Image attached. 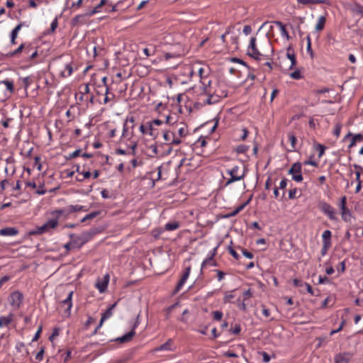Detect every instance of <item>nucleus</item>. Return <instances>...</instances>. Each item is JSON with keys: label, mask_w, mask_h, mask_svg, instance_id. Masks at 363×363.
Masks as SVG:
<instances>
[{"label": "nucleus", "mask_w": 363, "mask_h": 363, "mask_svg": "<svg viewBox=\"0 0 363 363\" xmlns=\"http://www.w3.org/2000/svg\"><path fill=\"white\" fill-rule=\"evenodd\" d=\"M246 170L247 169L245 166L242 167L234 166L231 169H228L227 173L230 175V178L226 182L225 186H228L233 182L243 179L246 174Z\"/></svg>", "instance_id": "f257e3e1"}, {"label": "nucleus", "mask_w": 363, "mask_h": 363, "mask_svg": "<svg viewBox=\"0 0 363 363\" xmlns=\"http://www.w3.org/2000/svg\"><path fill=\"white\" fill-rule=\"evenodd\" d=\"M58 225V221L57 219H50L45 223H44L42 226L38 227L35 230H33L30 233L31 235H39L43 234L50 229L55 228Z\"/></svg>", "instance_id": "f03ea898"}, {"label": "nucleus", "mask_w": 363, "mask_h": 363, "mask_svg": "<svg viewBox=\"0 0 363 363\" xmlns=\"http://www.w3.org/2000/svg\"><path fill=\"white\" fill-rule=\"evenodd\" d=\"M318 208L323 213L327 215L330 220H335L337 219L335 209L329 203L325 201H320L318 203Z\"/></svg>", "instance_id": "7ed1b4c3"}, {"label": "nucleus", "mask_w": 363, "mask_h": 363, "mask_svg": "<svg viewBox=\"0 0 363 363\" xmlns=\"http://www.w3.org/2000/svg\"><path fill=\"white\" fill-rule=\"evenodd\" d=\"M247 54L257 60H259L260 59V56H262V54L256 47V38L254 37L250 39Z\"/></svg>", "instance_id": "20e7f679"}, {"label": "nucleus", "mask_w": 363, "mask_h": 363, "mask_svg": "<svg viewBox=\"0 0 363 363\" xmlns=\"http://www.w3.org/2000/svg\"><path fill=\"white\" fill-rule=\"evenodd\" d=\"M138 318H139V315H138L137 320L135 323V324L133 325L132 330L129 333L125 334L122 337L116 338L115 340L117 342H119L120 343H125V342H130L133 339L134 335H135V329L138 325Z\"/></svg>", "instance_id": "39448f33"}, {"label": "nucleus", "mask_w": 363, "mask_h": 363, "mask_svg": "<svg viewBox=\"0 0 363 363\" xmlns=\"http://www.w3.org/2000/svg\"><path fill=\"white\" fill-rule=\"evenodd\" d=\"M23 301V294L16 291L11 294L10 304L15 308H20Z\"/></svg>", "instance_id": "423d86ee"}, {"label": "nucleus", "mask_w": 363, "mask_h": 363, "mask_svg": "<svg viewBox=\"0 0 363 363\" xmlns=\"http://www.w3.org/2000/svg\"><path fill=\"white\" fill-rule=\"evenodd\" d=\"M69 237L73 240L74 246H76L77 248H80L85 243L89 242L87 238H86L85 235L82 233L81 235H75L74 234H70Z\"/></svg>", "instance_id": "0eeeda50"}, {"label": "nucleus", "mask_w": 363, "mask_h": 363, "mask_svg": "<svg viewBox=\"0 0 363 363\" xmlns=\"http://www.w3.org/2000/svg\"><path fill=\"white\" fill-rule=\"evenodd\" d=\"M134 122H135L134 117L132 116L130 118H127V119L125 120V121L123 124L122 137L125 138L127 136V133H128V130H129V128L133 129Z\"/></svg>", "instance_id": "6e6552de"}, {"label": "nucleus", "mask_w": 363, "mask_h": 363, "mask_svg": "<svg viewBox=\"0 0 363 363\" xmlns=\"http://www.w3.org/2000/svg\"><path fill=\"white\" fill-rule=\"evenodd\" d=\"M179 50L176 52H168L164 53V59L169 60L170 58L181 57L184 55V50L180 45H178Z\"/></svg>", "instance_id": "1a4fd4ad"}, {"label": "nucleus", "mask_w": 363, "mask_h": 363, "mask_svg": "<svg viewBox=\"0 0 363 363\" xmlns=\"http://www.w3.org/2000/svg\"><path fill=\"white\" fill-rule=\"evenodd\" d=\"M50 214L53 217L52 219H57V220L58 221V218L61 216L67 217L69 215V212L68 207L67 206L62 209L53 211L50 213Z\"/></svg>", "instance_id": "9d476101"}, {"label": "nucleus", "mask_w": 363, "mask_h": 363, "mask_svg": "<svg viewBox=\"0 0 363 363\" xmlns=\"http://www.w3.org/2000/svg\"><path fill=\"white\" fill-rule=\"evenodd\" d=\"M286 56L291 61V65L289 66V69H292L296 65V55L294 53V51L291 46H289L287 48Z\"/></svg>", "instance_id": "9b49d317"}, {"label": "nucleus", "mask_w": 363, "mask_h": 363, "mask_svg": "<svg viewBox=\"0 0 363 363\" xmlns=\"http://www.w3.org/2000/svg\"><path fill=\"white\" fill-rule=\"evenodd\" d=\"M76 172L79 174H82V176L80 177V176H78L76 177V180L78 181V182H83L85 179H89L90 178L91 174V172L87 170V171H85V170H83V171H80V167L79 165H77V169H76Z\"/></svg>", "instance_id": "f8f14e48"}, {"label": "nucleus", "mask_w": 363, "mask_h": 363, "mask_svg": "<svg viewBox=\"0 0 363 363\" xmlns=\"http://www.w3.org/2000/svg\"><path fill=\"white\" fill-rule=\"evenodd\" d=\"M335 363H350V358L347 353H338L335 356Z\"/></svg>", "instance_id": "ddd939ff"}, {"label": "nucleus", "mask_w": 363, "mask_h": 363, "mask_svg": "<svg viewBox=\"0 0 363 363\" xmlns=\"http://www.w3.org/2000/svg\"><path fill=\"white\" fill-rule=\"evenodd\" d=\"M87 16H88L86 15V13L76 16L72 20V26H77L79 25L84 24L86 23V17H87Z\"/></svg>", "instance_id": "4468645a"}, {"label": "nucleus", "mask_w": 363, "mask_h": 363, "mask_svg": "<svg viewBox=\"0 0 363 363\" xmlns=\"http://www.w3.org/2000/svg\"><path fill=\"white\" fill-rule=\"evenodd\" d=\"M117 303H114L112 304L106 310V311L102 314L101 320H100V325H103V323L106 319L109 318L112 314H113V309L116 306Z\"/></svg>", "instance_id": "2eb2a0df"}, {"label": "nucleus", "mask_w": 363, "mask_h": 363, "mask_svg": "<svg viewBox=\"0 0 363 363\" xmlns=\"http://www.w3.org/2000/svg\"><path fill=\"white\" fill-rule=\"evenodd\" d=\"M202 85V91L203 94H209L212 92L211 88V81L208 78L203 79V80H200Z\"/></svg>", "instance_id": "dca6fc26"}, {"label": "nucleus", "mask_w": 363, "mask_h": 363, "mask_svg": "<svg viewBox=\"0 0 363 363\" xmlns=\"http://www.w3.org/2000/svg\"><path fill=\"white\" fill-rule=\"evenodd\" d=\"M18 233L16 228L9 227L0 230V235L3 236H13Z\"/></svg>", "instance_id": "f3484780"}, {"label": "nucleus", "mask_w": 363, "mask_h": 363, "mask_svg": "<svg viewBox=\"0 0 363 363\" xmlns=\"http://www.w3.org/2000/svg\"><path fill=\"white\" fill-rule=\"evenodd\" d=\"M287 136H288V139L291 143V149H289L288 151H289V152L294 151L296 150V142H297L296 137L293 132H289L287 133Z\"/></svg>", "instance_id": "a211bd4d"}, {"label": "nucleus", "mask_w": 363, "mask_h": 363, "mask_svg": "<svg viewBox=\"0 0 363 363\" xmlns=\"http://www.w3.org/2000/svg\"><path fill=\"white\" fill-rule=\"evenodd\" d=\"M13 315L12 313L9 314L8 316H1L0 328L9 325L13 320Z\"/></svg>", "instance_id": "6ab92c4d"}, {"label": "nucleus", "mask_w": 363, "mask_h": 363, "mask_svg": "<svg viewBox=\"0 0 363 363\" xmlns=\"http://www.w3.org/2000/svg\"><path fill=\"white\" fill-rule=\"evenodd\" d=\"M101 232L100 230H99L96 228H91L88 231L84 232L83 234L85 235L86 238L89 241L92 239V238L96 235V234L99 233Z\"/></svg>", "instance_id": "aec40b11"}, {"label": "nucleus", "mask_w": 363, "mask_h": 363, "mask_svg": "<svg viewBox=\"0 0 363 363\" xmlns=\"http://www.w3.org/2000/svg\"><path fill=\"white\" fill-rule=\"evenodd\" d=\"M301 162H295L293 164L290 169L289 170L288 173L289 174H292V176L296 173H301Z\"/></svg>", "instance_id": "412c9836"}, {"label": "nucleus", "mask_w": 363, "mask_h": 363, "mask_svg": "<svg viewBox=\"0 0 363 363\" xmlns=\"http://www.w3.org/2000/svg\"><path fill=\"white\" fill-rule=\"evenodd\" d=\"M69 214L77 211H86L88 209L85 208V206L81 205H69L67 206Z\"/></svg>", "instance_id": "4be33fe9"}, {"label": "nucleus", "mask_w": 363, "mask_h": 363, "mask_svg": "<svg viewBox=\"0 0 363 363\" xmlns=\"http://www.w3.org/2000/svg\"><path fill=\"white\" fill-rule=\"evenodd\" d=\"M107 2V0H101L100 3L91 11H89L86 13V15L88 16V17L99 12V9L105 5Z\"/></svg>", "instance_id": "5701e85b"}, {"label": "nucleus", "mask_w": 363, "mask_h": 363, "mask_svg": "<svg viewBox=\"0 0 363 363\" xmlns=\"http://www.w3.org/2000/svg\"><path fill=\"white\" fill-rule=\"evenodd\" d=\"M72 294H73V291H70L69 293L68 296L67 297V298L61 302L62 304L67 306V308L66 309V311H69L71 308H72Z\"/></svg>", "instance_id": "b1692460"}, {"label": "nucleus", "mask_w": 363, "mask_h": 363, "mask_svg": "<svg viewBox=\"0 0 363 363\" xmlns=\"http://www.w3.org/2000/svg\"><path fill=\"white\" fill-rule=\"evenodd\" d=\"M179 227V223L177 221H174L172 223H167L164 225V230L167 231H172L177 229Z\"/></svg>", "instance_id": "393cba45"}, {"label": "nucleus", "mask_w": 363, "mask_h": 363, "mask_svg": "<svg viewBox=\"0 0 363 363\" xmlns=\"http://www.w3.org/2000/svg\"><path fill=\"white\" fill-rule=\"evenodd\" d=\"M147 129H148V134L153 138V139H155L158 135L159 132L157 130L153 128L152 123H147Z\"/></svg>", "instance_id": "a878e982"}, {"label": "nucleus", "mask_w": 363, "mask_h": 363, "mask_svg": "<svg viewBox=\"0 0 363 363\" xmlns=\"http://www.w3.org/2000/svg\"><path fill=\"white\" fill-rule=\"evenodd\" d=\"M331 232L329 230H326L323 233V243L328 242L331 245Z\"/></svg>", "instance_id": "bb28decb"}, {"label": "nucleus", "mask_w": 363, "mask_h": 363, "mask_svg": "<svg viewBox=\"0 0 363 363\" xmlns=\"http://www.w3.org/2000/svg\"><path fill=\"white\" fill-rule=\"evenodd\" d=\"M108 280H104L102 281H98L96 284V287L99 289L100 292H104L108 286Z\"/></svg>", "instance_id": "cd10ccee"}, {"label": "nucleus", "mask_w": 363, "mask_h": 363, "mask_svg": "<svg viewBox=\"0 0 363 363\" xmlns=\"http://www.w3.org/2000/svg\"><path fill=\"white\" fill-rule=\"evenodd\" d=\"M325 22L326 18L325 16H321L320 17H319L318 23L316 24L315 26V29L317 30H322L325 27Z\"/></svg>", "instance_id": "c85d7f7f"}, {"label": "nucleus", "mask_w": 363, "mask_h": 363, "mask_svg": "<svg viewBox=\"0 0 363 363\" xmlns=\"http://www.w3.org/2000/svg\"><path fill=\"white\" fill-rule=\"evenodd\" d=\"M24 48V44L22 43L17 49L13 50V52H10L6 54V57H12L16 55H18L23 50Z\"/></svg>", "instance_id": "c756f323"}, {"label": "nucleus", "mask_w": 363, "mask_h": 363, "mask_svg": "<svg viewBox=\"0 0 363 363\" xmlns=\"http://www.w3.org/2000/svg\"><path fill=\"white\" fill-rule=\"evenodd\" d=\"M101 213V211H94V212H91L89 214H87L86 216H85L82 220H81V222L84 223L88 220H91V219H94V218H96L97 216H99V214Z\"/></svg>", "instance_id": "7c9ffc66"}, {"label": "nucleus", "mask_w": 363, "mask_h": 363, "mask_svg": "<svg viewBox=\"0 0 363 363\" xmlns=\"http://www.w3.org/2000/svg\"><path fill=\"white\" fill-rule=\"evenodd\" d=\"M341 214L342 218L345 221L348 222L350 220L352 215L349 209L347 208L345 211H341Z\"/></svg>", "instance_id": "2f4dec72"}, {"label": "nucleus", "mask_w": 363, "mask_h": 363, "mask_svg": "<svg viewBox=\"0 0 363 363\" xmlns=\"http://www.w3.org/2000/svg\"><path fill=\"white\" fill-rule=\"evenodd\" d=\"M172 137H174V133H172L170 131H165L163 134L164 140L170 144V142L172 141Z\"/></svg>", "instance_id": "473e14b6"}, {"label": "nucleus", "mask_w": 363, "mask_h": 363, "mask_svg": "<svg viewBox=\"0 0 363 363\" xmlns=\"http://www.w3.org/2000/svg\"><path fill=\"white\" fill-rule=\"evenodd\" d=\"M65 70L67 71V74H66L65 73V71H62V75L63 77H69L72 74V72H73V69H72V66L70 63H67L66 65H65Z\"/></svg>", "instance_id": "72a5a7b5"}, {"label": "nucleus", "mask_w": 363, "mask_h": 363, "mask_svg": "<svg viewBox=\"0 0 363 363\" xmlns=\"http://www.w3.org/2000/svg\"><path fill=\"white\" fill-rule=\"evenodd\" d=\"M23 23H19L18 24L15 28L13 29V30L11 31V37H16L17 38L18 36V31L21 30V28H22Z\"/></svg>", "instance_id": "f704fd0d"}, {"label": "nucleus", "mask_w": 363, "mask_h": 363, "mask_svg": "<svg viewBox=\"0 0 363 363\" xmlns=\"http://www.w3.org/2000/svg\"><path fill=\"white\" fill-rule=\"evenodd\" d=\"M290 77L294 79H300L303 78V76L301 75V72L298 69H296L294 72H291L290 74Z\"/></svg>", "instance_id": "c9c22d12"}, {"label": "nucleus", "mask_w": 363, "mask_h": 363, "mask_svg": "<svg viewBox=\"0 0 363 363\" xmlns=\"http://www.w3.org/2000/svg\"><path fill=\"white\" fill-rule=\"evenodd\" d=\"M105 97L104 99V104H107L108 102H109L112 99L114 98L115 95L113 94H111L112 97L111 98L108 94H109V92H108V87H106L105 88Z\"/></svg>", "instance_id": "e433bc0d"}, {"label": "nucleus", "mask_w": 363, "mask_h": 363, "mask_svg": "<svg viewBox=\"0 0 363 363\" xmlns=\"http://www.w3.org/2000/svg\"><path fill=\"white\" fill-rule=\"evenodd\" d=\"M248 146L245 145H240L236 147V152L240 153H245L248 150Z\"/></svg>", "instance_id": "4c0bfd02"}, {"label": "nucleus", "mask_w": 363, "mask_h": 363, "mask_svg": "<svg viewBox=\"0 0 363 363\" xmlns=\"http://www.w3.org/2000/svg\"><path fill=\"white\" fill-rule=\"evenodd\" d=\"M172 345V340H168L165 343L162 344L159 348L158 350H169V347Z\"/></svg>", "instance_id": "58836bf2"}, {"label": "nucleus", "mask_w": 363, "mask_h": 363, "mask_svg": "<svg viewBox=\"0 0 363 363\" xmlns=\"http://www.w3.org/2000/svg\"><path fill=\"white\" fill-rule=\"evenodd\" d=\"M341 128H342V124L340 123H337L336 125H335V129H334V131H333V134L337 137L338 138L340 136V131H341Z\"/></svg>", "instance_id": "ea45409f"}, {"label": "nucleus", "mask_w": 363, "mask_h": 363, "mask_svg": "<svg viewBox=\"0 0 363 363\" xmlns=\"http://www.w3.org/2000/svg\"><path fill=\"white\" fill-rule=\"evenodd\" d=\"M315 149L319 152L318 157H320L325 152V147L321 144H317Z\"/></svg>", "instance_id": "a19ab883"}, {"label": "nucleus", "mask_w": 363, "mask_h": 363, "mask_svg": "<svg viewBox=\"0 0 363 363\" xmlns=\"http://www.w3.org/2000/svg\"><path fill=\"white\" fill-rule=\"evenodd\" d=\"M186 281V279L181 277L179 281L178 282L177 285L175 287L174 293H177L182 289Z\"/></svg>", "instance_id": "79ce46f5"}, {"label": "nucleus", "mask_w": 363, "mask_h": 363, "mask_svg": "<svg viewBox=\"0 0 363 363\" xmlns=\"http://www.w3.org/2000/svg\"><path fill=\"white\" fill-rule=\"evenodd\" d=\"M186 281V279L181 277L179 281L178 282L177 285L175 287L174 293H177L182 289Z\"/></svg>", "instance_id": "37998d69"}, {"label": "nucleus", "mask_w": 363, "mask_h": 363, "mask_svg": "<svg viewBox=\"0 0 363 363\" xmlns=\"http://www.w3.org/2000/svg\"><path fill=\"white\" fill-rule=\"evenodd\" d=\"M178 304H179L178 303H175L171 305L170 306H169L166 309V311H167L166 318L167 319L169 318L170 313L172 311L173 309H174L178 306Z\"/></svg>", "instance_id": "c03bdc74"}, {"label": "nucleus", "mask_w": 363, "mask_h": 363, "mask_svg": "<svg viewBox=\"0 0 363 363\" xmlns=\"http://www.w3.org/2000/svg\"><path fill=\"white\" fill-rule=\"evenodd\" d=\"M3 83L6 85V89L9 90L11 92L13 91V83L9 80H4Z\"/></svg>", "instance_id": "a18cd8bd"}, {"label": "nucleus", "mask_w": 363, "mask_h": 363, "mask_svg": "<svg viewBox=\"0 0 363 363\" xmlns=\"http://www.w3.org/2000/svg\"><path fill=\"white\" fill-rule=\"evenodd\" d=\"M149 148L152 151V154L150 155V157H153L157 155L158 150H157V147L155 144L150 145Z\"/></svg>", "instance_id": "49530a36"}, {"label": "nucleus", "mask_w": 363, "mask_h": 363, "mask_svg": "<svg viewBox=\"0 0 363 363\" xmlns=\"http://www.w3.org/2000/svg\"><path fill=\"white\" fill-rule=\"evenodd\" d=\"M213 319L216 320H220L223 315V313L219 311H216L213 312Z\"/></svg>", "instance_id": "de8ad7c7"}, {"label": "nucleus", "mask_w": 363, "mask_h": 363, "mask_svg": "<svg viewBox=\"0 0 363 363\" xmlns=\"http://www.w3.org/2000/svg\"><path fill=\"white\" fill-rule=\"evenodd\" d=\"M346 201H347L346 196H343L341 198L340 203V208L341 211L347 210Z\"/></svg>", "instance_id": "09e8293b"}, {"label": "nucleus", "mask_w": 363, "mask_h": 363, "mask_svg": "<svg viewBox=\"0 0 363 363\" xmlns=\"http://www.w3.org/2000/svg\"><path fill=\"white\" fill-rule=\"evenodd\" d=\"M81 152H82V150L80 149H78V150H75L74 152H73L72 154H70L67 157V160H71L72 158H74V157H77L78 156H80L81 155Z\"/></svg>", "instance_id": "8fccbe9b"}, {"label": "nucleus", "mask_w": 363, "mask_h": 363, "mask_svg": "<svg viewBox=\"0 0 363 363\" xmlns=\"http://www.w3.org/2000/svg\"><path fill=\"white\" fill-rule=\"evenodd\" d=\"M206 144H207V142H206V139L202 137H200L196 143V145H199L200 147H205L206 145Z\"/></svg>", "instance_id": "3c124183"}, {"label": "nucleus", "mask_w": 363, "mask_h": 363, "mask_svg": "<svg viewBox=\"0 0 363 363\" xmlns=\"http://www.w3.org/2000/svg\"><path fill=\"white\" fill-rule=\"evenodd\" d=\"M213 94H214L213 91H212L211 93H209V94H205L206 95L208 96V98L205 101V104H206L211 105V104H213L214 103V102L212 101V99L213 97Z\"/></svg>", "instance_id": "603ef678"}, {"label": "nucleus", "mask_w": 363, "mask_h": 363, "mask_svg": "<svg viewBox=\"0 0 363 363\" xmlns=\"http://www.w3.org/2000/svg\"><path fill=\"white\" fill-rule=\"evenodd\" d=\"M44 356V348L42 347L40 350L36 354L35 359L38 362L43 360Z\"/></svg>", "instance_id": "864d4df0"}, {"label": "nucleus", "mask_w": 363, "mask_h": 363, "mask_svg": "<svg viewBox=\"0 0 363 363\" xmlns=\"http://www.w3.org/2000/svg\"><path fill=\"white\" fill-rule=\"evenodd\" d=\"M23 83L24 88L26 89H27L31 83V79H30V77H26L23 78Z\"/></svg>", "instance_id": "5fc2aeb1"}, {"label": "nucleus", "mask_w": 363, "mask_h": 363, "mask_svg": "<svg viewBox=\"0 0 363 363\" xmlns=\"http://www.w3.org/2000/svg\"><path fill=\"white\" fill-rule=\"evenodd\" d=\"M242 255L248 259H252L254 257V255L252 252L247 251L246 249L242 248Z\"/></svg>", "instance_id": "6e6d98bb"}, {"label": "nucleus", "mask_w": 363, "mask_h": 363, "mask_svg": "<svg viewBox=\"0 0 363 363\" xmlns=\"http://www.w3.org/2000/svg\"><path fill=\"white\" fill-rule=\"evenodd\" d=\"M228 251L230 254L236 259H238L240 257V255L236 252V251L231 247H228Z\"/></svg>", "instance_id": "4d7b16f0"}, {"label": "nucleus", "mask_w": 363, "mask_h": 363, "mask_svg": "<svg viewBox=\"0 0 363 363\" xmlns=\"http://www.w3.org/2000/svg\"><path fill=\"white\" fill-rule=\"evenodd\" d=\"M310 4H325L329 5L330 1L328 0H310Z\"/></svg>", "instance_id": "13d9d810"}, {"label": "nucleus", "mask_w": 363, "mask_h": 363, "mask_svg": "<svg viewBox=\"0 0 363 363\" xmlns=\"http://www.w3.org/2000/svg\"><path fill=\"white\" fill-rule=\"evenodd\" d=\"M292 179L297 182H300L303 181V177L301 173H296V174H294L292 176Z\"/></svg>", "instance_id": "bf43d9fd"}, {"label": "nucleus", "mask_w": 363, "mask_h": 363, "mask_svg": "<svg viewBox=\"0 0 363 363\" xmlns=\"http://www.w3.org/2000/svg\"><path fill=\"white\" fill-rule=\"evenodd\" d=\"M241 328L240 325L236 324L233 329H230V331L233 334L238 335L240 333Z\"/></svg>", "instance_id": "052dcab7"}, {"label": "nucleus", "mask_w": 363, "mask_h": 363, "mask_svg": "<svg viewBox=\"0 0 363 363\" xmlns=\"http://www.w3.org/2000/svg\"><path fill=\"white\" fill-rule=\"evenodd\" d=\"M304 283L305 282H303L302 281L298 279H294L293 280V284L294 285L296 286V287H301V286H304Z\"/></svg>", "instance_id": "680f3d73"}, {"label": "nucleus", "mask_w": 363, "mask_h": 363, "mask_svg": "<svg viewBox=\"0 0 363 363\" xmlns=\"http://www.w3.org/2000/svg\"><path fill=\"white\" fill-rule=\"evenodd\" d=\"M323 248L321 250V253L323 255H324L328 250L330 247L331 245H330L328 242L323 243Z\"/></svg>", "instance_id": "e2e57ef3"}, {"label": "nucleus", "mask_w": 363, "mask_h": 363, "mask_svg": "<svg viewBox=\"0 0 363 363\" xmlns=\"http://www.w3.org/2000/svg\"><path fill=\"white\" fill-rule=\"evenodd\" d=\"M64 247L67 250H70L72 248H75L77 247L76 246H74V244H73V240L71 239V242H67L66 243L65 245H64Z\"/></svg>", "instance_id": "0e129e2a"}, {"label": "nucleus", "mask_w": 363, "mask_h": 363, "mask_svg": "<svg viewBox=\"0 0 363 363\" xmlns=\"http://www.w3.org/2000/svg\"><path fill=\"white\" fill-rule=\"evenodd\" d=\"M354 11L363 15V6H362L360 4L355 3V9Z\"/></svg>", "instance_id": "69168bd1"}, {"label": "nucleus", "mask_w": 363, "mask_h": 363, "mask_svg": "<svg viewBox=\"0 0 363 363\" xmlns=\"http://www.w3.org/2000/svg\"><path fill=\"white\" fill-rule=\"evenodd\" d=\"M190 272H191V267H187L185 269V271H184L182 278H183V279L186 280L188 279L189 276Z\"/></svg>", "instance_id": "338daca9"}, {"label": "nucleus", "mask_w": 363, "mask_h": 363, "mask_svg": "<svg viewBox=\"0 0 363 363\" xmlns=\"http://www.w3.org/2000/svg\"><path fill=\"white\" fill-rule=\"evenodd\" d=\"M325 283H330V279L326 276L325 277H319L318 279V284H325Z\"/></svg>", "instance_id": "774afa93"}]
</instances>
